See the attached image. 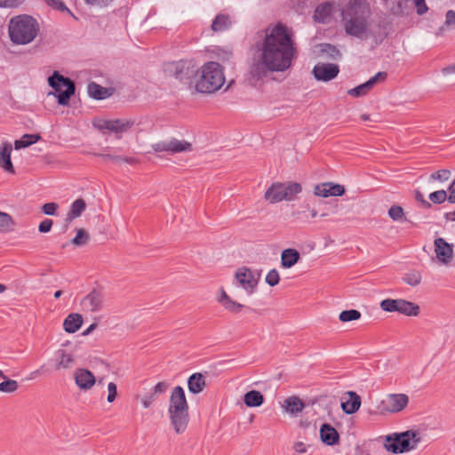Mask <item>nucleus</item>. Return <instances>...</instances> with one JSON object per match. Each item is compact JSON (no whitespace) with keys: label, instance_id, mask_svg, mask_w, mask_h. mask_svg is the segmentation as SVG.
<instances>
[{"label":"nucleus","instance_id":"18","mask_svg":"<svg viewBox=\"0 0 455 455\" xmlns=\"http://www.w3.org/2000/svg\"><path fill=\"white\" fill-rule=\"evenodd\" d=\"M74 379L78 387L85 391L91 389L96 382L93 373L84 368L76 369L74 372Z\"/></svg>","mask_w":455,"mask_h":455},{"label":"nucleus","instance_id":"12","mask_svg":"<svg viewBox=\"0 0 455 455\" xmlns=\"http://www.w3.org/2000/svg\"><path fill=\"white\" fill-rule=\"evenodd\" d=\"M151 148L156 153L166 152L169 155H174L191 151L192 144L184 140H180L176 138H172L168 140L154 143Z\"/></svg>","mask_w":455,"mask_h":455},{"label":"nucleus","instance_id":"20","mask_svg":"<svg viewBox=\"0 0 455 455\" xmlns=\"http://www.w3.org/2000/svg\"><path fill=\"white\" fill-rule=\"evenodd\" d=\"M320 438L324 444L333 446L339 443V434L331 424L324 423L320 427Z\"/></svg>","mask_w":455,"mask_h":455},{"label":"nucleus","instance_id":"23","mask_svg":"<svg viewBox=\"0 0 455 455\" xmlns=\"http://www.w3.org/2000/svg\"><path fill=\"white\" fill-rule=\"evenodd\" d=\"M348 399L341 403V408L347 414L355 413L361 406V397L354 391L347 392Z\"/></svg>","mask_w":455,"mask_h":455},{"label":"nucleus","instance_id":"5","mask_svg":"<svg viewBox=\"0 0 455 455\" xmlns=\"http://www.w3.org/2000/svg\"><path fill=\"white\" fill-rule=\"evenodd\" d=\"M225 82L221 66L218 62H208L202 67L196 90L201 93H212L218 91Z\"/></svg>","mask_w":455,"mask_h":455},{"label":"nucleus","instance_id":"44","mask_svg":"<svg viewBox=\"0 0 455 455\" xmlns=\"http://www.w3.org/2000/svg\"><path fill=\"white\" fill-rule=\"evenodd\" d=\"M19 387V384L16 380L5 379L0 383V392L3 393H13Z\"/></svg>","mask_w":455,"mask_h":455},{"label":"nucleus","instance_id":"6","mask_svg":"<svg viewBox=\"0 0 455 455\" xmlns=\"http://www.w3.org/2000/svg\"><path fill=\"white\" fill-rule=\"evenodd\" d=\"M420 441L421 437L418 431L407 430L387 435L384 447L393 453H403L416 449Z\"/></svg>","mask_w":455,"mask_h":455},{"label":"nucleus","instance_id":"46","mask_svg":"<svg viewBox=\"0 0 455 455\" xmlns=\"http://www.w3.org/2000/svg\"><path fill=\"white\" fill-rule=\"evenodd\" d=\"M169 383H167L166 381H161L156 384L150 392L154 396L157 398L162 394H164L167 391Z\"/></svg>","mask_w":455,"mask_h":455},{"label":"nucleus","instance_id":"53","mask_svg":"<svg viewBox=\"0 0 455 455\" xmlns=\"http://www.w3.org/2000/svg\"><path fill=\"white\" fill-rule=\"evenodd\" d=\"M416 7H417V12L419 15H422L426 13L428 10L425 0H413Z\"/></svg>","mask_w":455,"mask_h":455},{"label":"nucleus","instance_id":"62","mask_svg":"<svg viewBox=\"0 0 455 455\" xmlns=\"http://www.w3.org/2000/svg\"><path fill=\"white\" fill-rule=\"evenodd\" d=\"M121 162H124V163H127L129 164H135L139 161H138V159H136L134 157L123 156V159L121 160Z\"/></svg>","mask_w":455,"mask_h":455},{"label":"nucleus","instance_id":"26","mask_svg":"<svg viewBox=\"0 0 455 455\" xmlns=\"http://www.w3.org/2000/svg\"><path fill=\"white\" fill-rule=\"evenodd\" d=\"M283 407L288 413L297 415L303 411L305 404L298 396H290L284 400Z\"/></svg>","mask_w":455,"mask_h":455},{"label":"nucleus","instance_id":"51","mask_svg":"<svg viewBox=\"0 0 455 455\" xmlns=\"http://www.w3.org/2000/svg\"><path fill=\"white\" fill-rule=\"evenodd\" d=\"M53 221L50 219L44 220L38 226V231L40 233H47L52 229Z\"/></svg>","mask_w":455,"mask_h":455},{"label":"nucleus","instance_id":"24","mask_svg":"<svg viewBox=\"0 0 455 455\" xmlns=\"http://www.w3.org/2000/svg\"><path fill=\"white\" fill-rule=\"evenodd\" d=\"M205 377L200 373H193L188 379V387L190 393L199 394L205 387Z\"/></svg>","mask_w":455,"mask_h":455},{"label":"nucleus","instance_id":"28","mask_svg":"<svg viewBox=\"0 0 455 455\" xmlns=\"http://www.w3.org/2000/svg\"><path fill=\"white\" fill-rule=\"evenodd\" d=\"M219 302L226 310L234 314L239 313L244 307L243 305L233 300L224 290H221V295L219 299Z\"/></svg>","mask_w":455,"mask_h":455},{"label":"nucleus","instance_id":"34","mask_svg":"<svg viewBox=\"0 0 455 455\" xmlns=\"http://www.w3.org/2000/svg\"><path fill=\"white\" fill-rule=\"evenodd\" d=\"M41 139L39 134H25L20 140H15L14 147L16 149L28 148Z\"/></svg>","mask_w":455,"mask_h":455},{"label":"nucleus","instance_id":"33","mask_svg":"<svg viewBox=\"0 0 455 455\" xmlns=\"http://www.w3.org/2000/svg\"><path fill=\"white\" fill-rule=\"evenodd\" d=\"M88 94L95 100H104L109 96L108 89L95 82H91L88 84Z\"/></svg>","mask_w":455,"mask_h":455},{"label":"nucleus","instance_id":"48","mask_svg":"<svg viewBox=\"0 0 455 455\" xmlns=\"http://www.w3.org/2000/svg\"><path fill=\"white\" fill-rule=\"evenodd\" d=\"M414 197L417 202H419L422 208L430 209L432 204L429 201L426 200L424 195L419 190H415Z\"/></svg>","mask_w":455,"mask_h":455},{"label":"nucleus","instance_id":"4","mask_svg":"<svg viewBox=\"0 0 455 455\" xmlns=\"http://www.w3.org/2000/svg\"><path fill=\"white\" fill-rule=\"evenodd\" d=\"M39 29V23L32 16L27 14L18 15L10 20V39L16 44H27L36 38Z\"/></svg>","mask_w":455,"mask_h":455},{"label":"nucleus","instance_id":"57","mask_svg":"<svg viewBox=\"0 0 455 455\" xmlns=\"http://www.w3.org/2000/svg\"><path fill=\"white\" fill-rule=\"evenodd\" d=\"M447 191L450 192L448 202L455 204V179L449 185Z\"/></svg>","mask_w":455,"mask_h":455},{"label":"nucleus","instance_id":"54","mask_svg":"<svg viewBox=\"0 0 455 455\" xmlns=\"http://www.w3.org/2000/svg\"><path fill=\"white\" fill-rule=\"evenodd\" d=\"M157 398L152 395L151 392L144 395L141 399V403L144 408H148Z\"/></svg>","mask_w":455,"mask_h":455},{"label":"nucleus","instance_id":"8","mask_svg":"<svg viewBox=\"0 0 455 455\" xmlns=\"http://www.w3.org/2000/svg\"><path fill=\"white\" fill-rule=\"evenodd\" d=\"M163 70L167 76L187 82L198 73V67L193 60H180L165 62Z\"/></svg>","mask_w":455,"mask_h":455},{"label":"nucleus","instance_id":"1","mask_svg":"<svg viewBox=\"0 0 455 455\" xmlns=\"http://www.w3.org/2000/svg\"><path fill=\"white\" fill-rule=\"evenodd\" d=\"M259 58H254L250 73L256 80L262 79L268 72L288 69L296 54V48L285 26L278 24L267 31Z\"/></svg>","mask_w":455,"mask_h":455},{"label":"nucleus","instance_id":"14","mask_svg":"<svg viewBox=\"0 0 455 455\" xmlns=\"http://www.w3.org/2000/svg\"><path fill=\"white\" fill-rule=\"evenodd\" d=\"M339 73V68L337 64L333 63H322L319 62L315 65L313 74L316 80L328 82L335 77Z\"/></svg>","mask_w":455,"mask_h":455},{"label":"nucleus","instance_id":"61","mask_svg":"<svg viewBox=\"0 0 455 455\" xmlns=\"http://www.w3.org/2000/svg\"><path fill=\"white\" fill-rule=\"evenodd\" d=\"M443 217L447 221H455V210L453 212H445Z\"/></svg>","mask_w":455,"mask_h":455},{"label":"nucleus","instance_id":"2","mask_svg":"<svg viewBox=\"0 0 455 455\" xmlns=\"http://www.w3.org/2000/svg\"><path fill=\"white\" fill-rule=\"evenodd\" d=\"M370 17L368 4L363 0H354L342 12L346 33L360 39L366 38Z\"/></svg>","mask_w":455,"mask_h":455},{"label":"nucleus","instance_id":"41","mask_svg":"<svg viewBox=\"0 0 455 455\" xmlns=\"http://www.w3.org/2000/svg\"><path fill=\"white\" fill-rule=\"evenodd\" d=\"M89 238L88 233L84 228H79L76 236L71 240V243L76 246H83L88 243Z\"/></svg>","mask_w":455,"mask_h":455},{"label":"nucleus","instance_id":"30","mask_svg":"<svg viewBox=\"0 0 455 455\" xmlns=\"http://www.w3.org/2000/svg\"><path fill=\"white\" fill-rule=\"evenodd\" d=\"M86 209V204H85V201L82 198H78L76 200H75L71 206H70V210L67 215V222L68 224L74 219L76 218H78L82 215V213L85 211Z\"/></svg>","mask_w":455,"mask_h":455},{"label":"nucleus","instance_id":"22","mask_svg":"<svg viewBox=\"0 0 455 455\" xmlns=\"http://www.w3.org/2000/svg\"><path fill=\"white\" fill-rule=\"evenodd\" d=\"M12 151V144L4 142L0 146V166L9 173H14V167L11 160Z\"/></svg>","mask_w":455,"mask_h":455},{"label":"nucleus","instance_id":"17","mask_svg":"<svg viewBox=\"0 0 455 455\" xmlns=\"http://www.w3.org/2000/svg\"><path fill=\"white\" fill-rule=\"evenodd\" d=\"M387 77L386 72H378L375 76L371 77L365 83L347 91V93L352 97H362L366 95L373 86L379 81H384Z\"/></svg>","mask_w":455,"mask_h":455},{"label":"nucleus","instance_id":"7","mask_svg":"<svg viewBox=\"0 0 455 455\" xmlns=\"http://www.w3.org/2000/svg\"><path fill=\"white\" fill-rule=\"evenodd\" d=\"M48 83L54 90V92H50L48 95L56 97L60 105L67 106L71 96L75 94V83L70 78L60 75L58 71H54L52 75L49 76Z\"/></svg>","mask_w":455,"mask_h":455},{"label":"nucleus","instance_id":"56","mask_svg":"<svg viewBox=\"0 0 455 455\" xmlns=\"http://www.w3.org/2000/svg\"><path fill=\"white\" fill-rule=\"evenodd\" d=\"M445 25L455 27V12L453 10H449L446 12Z\"/></svg>","mask_w":455,"mask_h":455},{"label":"nucleus","instance_id":"37","mask_svg":"<svg viewBox=\"0 0 455 455\" xmlns=\"http://www.w3.org/2000/svg\"><path fill=\"white\" fill-rule=\"evenodd\" d=\"M321 52L327 54V56L331 60H339L341 58V52L339 50L330 44H321Z\"/></svg>","mask_w":455,"mask_h":455},{"label":"nucleus","instance_id":"32","mask_svg":"<svg viewBox=\"0 0 455 455\" xmlns=\"http://www.w3.org/2000/svg\"><path fill=\"white\" fill-rule=\"evenodd\" d=\"M76 363L75 357L64 350L58 351V360L56 363V370L69 369Z\"/></svg>","mask_w":455,"mask_h":455},{"label":"nucleus","instance_id":"16","mask_svg":"<svg viewBox=\"0 0 455 455\" xmlns=\"http://www.w3.org/2000/svg\"><path fill=\"white\" fill-rule=\"evenodd\" d=\"M104 299L101 290L93 289L83 299L81 304L86 311L98 312L103 308Z\"/></svg>","mask_w":455,"mask_h":455},{"label":"nucleus","instance_id":"52","mask_svg":"<svg viewBox=\"0 0 455 455\" xmlns=\"http://www.w3.org/2000/svg\"><path fill=\"white\" fill-rule=\"evenodd\" d=\"M84 2L89 5L108 7L114 2V0H84Z\"/></svg>","mask_w":455,"mask_h":455},{"label":"nucleus","instance_id":"60","mask_svg":"<svg viewBox=\"0 0 455 455\" xmlns=\"http://www.w3.org/2000/svg\"><path fill=\"white\" fill-rule=\"evenodd\" d=\"M44 370H45V365L44 364V365H42L39 369H37V370H36V371H32V372L30 373V376H29L28 379H35L36 377H37V376L41 375V374L44 371Z\"/></svg>","mask_w":455,"mask_h":455},{"label":"nucleus","instance_id":"35","mask_svg":"<svg viewBox=\"0 0 455 455\" xmlns=\"http://www.w3.org/2000/svg\"><path fill=\"white\" fill-rule=\"evenodd\" d=\"M302 190L301 185L298 182L284 183V193L287 194L285 200L291 201Z\"/></svg>","mask_w":455,"mask_h":455},{"label":"nucleus","instance_id":"47","mask_svg":"<svg viewBox=\"0 0 455 455\" xmlns=\"http://www.w3.org/2000/svg\"><path fill=\"white\" fill-rule=\"evenodd\" d=\"M404 212L403 209L399 205H393L388 210V216L393 220H399L403 218Z\"/></svg>","mask_w":455,"mask_h":455},{"label":"nucleus","instance_id":"38","mask_svg":"<svg viewBox=\"0 0 455 455\" xmlns=\"http://www.w3.org/2000/svg\"><path fill=\"white\" fill-rule=\"evenodd\" d=\"M330 15V7L327 4H320L316 7L314 14L315 20L321 23L326 22V18Z\"/></svg>","mask_w":455,"mask_h":455},{"label":"nucleus","instance_id":"10","mask_svg":"<svg viewBox=\"0 0 455 455\" xmlns=\"http://www.w3.org/2000/svg\"><path fill=\"white\" fill-rule=\"evenodd\" d=\"M409 403V396L405 394H389L385 399L381 400L377 406V411L373 413H398L402 411Z\"/></svg>","mask_w":455,"mask_h":455},{"label":"nucleus","instance_id":"50","mask_svg":"<svg viewBox=\"0 0 455 455\" xmlns=\"http://www.w3.org/2000/svg\"><path fill=\"white\" fill-rule=\"evenodd\" d=\"M108 398H107L108 402V403L114 402L116 397V395H117V387L114 382L108 383Z\"/></svg>","mask_w":455,"mask_h":455},{"label":"nucleus","instance_id":"19","mask_svg":"<svg viewBox=\"0 0 455 455\" xmlns=\"http://www.w3.org/2000/svg\"><path fill=\"white\" fill-rule=\"evenodd\" d=\"M345 191L342 185L331 182L316 185L314 189L315 195L322 197L340 196L345 194Z\"/></svg>","mask_w":455,"mask_h":455},{"label":"nucleus","instance_id":"9","mask_svg":"<svg viewBox=\"0 0 455 455\" xmlns=\"http://www.w3.org/2000/svg\"><path fill=\"white\" fill-rule=\"evenodd\" d=\"M379 306L383 311L398 312L407 316H417L420 312L419 305L403 299H386L380 302Z\"/></svg>","mask_w":455,"mask_h":455},{"label":"nucleus","instance_id":"49","mask_svg":"<svg viewBox=\"0 0 455 455\" xmlns=\"http://www.w3.org/2000/svg\"><path fill=\"white\" fill-rule=\"evenodd\" d=\"M58 207L56 203H46L43 205L42 212L46 215L53 216L56 214Z\"/></svg>","mask_w":455,"mask_h":455},{"label":"nucleus","instance_id":"45","mask_svg":"<svg viewBox=\"0 0 455 455\" xmlns=\"http://www.w3.org/2000/svg\"><path fill=\"white\" fill-rule=\"evenodd\" d=\"M279 281L280 275L278 271L275 268L269 270L266 275V283L269 286L274 287L279 283Z\"/></svg>","mask_w":455,"mask_h":455},{"label":"nucleus","instance_id":"43","mask_svg":"<svg viewBox=\"0 0 455 455\" xmlns=\"http://www.w3.org/2000/svg\"><path fill=\"white\" fill-rule=\"evenodd\" d=\"M451 172L448 169H442L433 172L429 176V181L438 180L440 182H445L451 179Z\"/></svg>","mask_w":455,"mask_h":455},{"label":"nucleus","instance_id":"36","mask_svg":"<svg viewBox=\"0 0 455 455\" xmlns=\"http://www.w3.org/2000/svg\"><path fill=\"white\" fill-rule=\"evenodd\" d=\"M14 221L11 215L6 212H0V232L6 233L12 231Z\"/></svg>","mask_w":455,"mask_h":455},{"label":"nucleus","instance_id":"29","mask_svg":"<svg viewBox=\"0 0 455 455\" xmlns=\"http://www.w3.org/2000/svg\"><path fill=\"white\" fill-rule=\"evenodd\" d=\"M83 323V317L79 314H70L64 320V330L68 333H74L80 329Z\"/></svg>","mask_w":455,"mask_h":455},{"label":"nucleus","instance_id":"40","mask_svg":"<svg viewBox=\"0 0 455 455\" xmlns=\"http://www.w3.org/2000/svg\"><path fill=\"white\" fill-rule=\"evenodd\" d=\"M428 197H429L431 204H441L444 203L446 200L448 201L449 196L447 195L446 190L441 189V190H436L435 192L430 193Z\"/></svg>","mask_w":455,"mask_h":455},{"label":"nucleus","instance_id":"55","mask_svg":"<svg viewBox=\"0 0 455 455\" xmlns=\"http://www.w3.org/2000/svg\"><path fill=\"white\" fill-rule=\"evenodd\" d=\"M24 0H0V7H17L20 5Z\"/></svg>","mask_w":455,"mask_h":455},{"label":"nucleus","instance_id":"59","mask_svg":"<svg viewBox=\"0 0 455 455\" xmlns=\"http://www.w3.org/2000/svg\"><path fill=\"white\" fill-rule=\"evenodd\" d=\"M294 450L298 452V453H305L307 451V448H306V445L304 443L302 442H297L295 443L294 444Z\"/></svg>","mask_w":455,"mask_h":455},{"label":"nucleus","instance_id":"3","mask_svg":"<svg viewBox=\"0 0 455 455\" xmlns=\"http://www.w3.org/2000/svg\"><path fill=\"white\" fill-rule=\"evenodd\" d=\"M188 403L185 391L180 386L175 387L171 394L168 414L176 434L184 433L189 422Z\"/></svg>","mask_w":455,"mask_h":455},{"label":"nucleus","instance_id":"63","mask_svg":"<svg viewBox=\"0 0 455 455\" xmlns=\"http://www.w3.org/2000/svg\"><path fill=\"white\" fill-rule=\"evenodd\" d=\"M97 328V323H92L86 330H84L82 333L84 336L89 335L92 331Z\"/></svg>","mask_w":455,"mask_h":455},{"label":"nucleus","instance_id":"21","mask_svg":"<svg viewBox=\"0 0 455 455\" xmlns=\"http://www.w3.org/2000/svg\"><path fill=\"white\" fill-rule=\"evenodd\" d=\"M284 183L276 182L271 185L265 193V199L270 204L279 203L285 200Z\"/></svg>","mask_w":455,"mask_h":455},{"label":"nucleus","instance_id":"27","mask_svg":"<svg viewBox=\"0 0 455 455\" xmlns=\"http://www.w3.org/2000/svg\"><path fill=\"white\" fill-rule=\"evenodd\" d=\"M232 25V19L228 14L219 13L212 20V29L214 32H222L228 29Z\"/></svg>","mask_w":455,"mask_h":455},{"label":"nucleus","instance_id":"64","mask_svg":"<svg viewBox=\"0 0 455 455\" xmlns=\"http://www.w3.org/2000/svg\"><path fill=\"white\" fill-rule=\"evenodd\" d=\"M444 75L455 73V64L448 66L443 69Z\"/></svg>","mask_w":455,"mask_h":455},{"label":"nucleus","instance_id":"42","mask_svg":"<svg viewBox=\"0 0 455 455\" xmlns=\"http://www.w3.org/2000/svg\"><path fill=\"white\" fill-rule=\"evenodd\" d=\"M402 279L405 283L411 286H417L421 282V275L418 271H411L406 273Z\"/></svg>","mask_w":455,"mask_h":455},{"label":"nucleus","instance_id":"11","mask_svg":"<svg viewBox=\"0 0 455 455\" xmlns=\"http://www.w3.org/2000/svg\"><path fill=\"white\" fill-rule=\"evenodd\" d=\"M93 124L100 131L108 130L113 133L117 134V138H121V134L131 131L137 124V123L134 119L132 118H120L111 120L100 119L94 122Z\"/></svg>","mask_w":455,"mask_h":455},{"label":"nucleus","instance_id":"25","mask_svg":"<svg viewBox=\"0 0 455 455\" xmlns=\"http://www.w3.org/2000/svg\"><path fill=\"white\" fill-rule=\"evenodd\" d=\"M300 254L296 249H285L281 253V265L284 268H290L299 262Z\"/></svg>","mask_w":455,"mask_h":455},{"label":"nucleus","instance_id":"31","mask_svg":"<svg viewBox=\"0 0 455 455\" xmlns=\"http://www.w3.org/2000/svg\"><path fill=\"white\" fill-rule=\"evenodd\" d=\"M243 403L247 407H259L264 403L263 395L257 390H251L244 394Z\"/></svg>","mask_w":455,"mask_h":455},{"label":"nucleus","instance_id":"39","mask_svg":"<svg viewBox=\"0 0 455 455\" xmlns=\"http://www.w3.org/2000/svg\"><path fill=\"white\" fill-rule=\"evenodd\" d=\"M361 313L356 309H349L342 311L339 315V321L346 323L350 321H355L361 318Z\"/></svg>","mask_w":455,"mask_h":455},{"label":"nucleus","instance_id":"13","mask_svg":"<svg viewBox=\"0 0 455 455\" xmlns=\"http://www.w3.org/2000/svg\"><path fill=\"white\" fill-rule=\"evenodd\" d=\"M236 283L243 287L248 294H252L258 285L259 274L243 267L237 269L235 275Z\"/></svg>","mask_w":455,"mask_h":455},{"label":"nucleus","instance_id":"58","mask_svg":"<svg viewBox=\"0 0 455 455\" xmlns=\"http://www.w3.org/2000/svg\"><path fill=\"white\" fill-rule=\"evenodd\" d=\"M100 157H102L106 161H111L114 163H121V160L123 159V156H116V155H110V154H100Z\"/></svg>","mask_w":455,"mask_h":455},{"label":"nucleus","instance_id":"15","mask_svg":"<svg viewBox=\"0 0 455 455\" xmlns=\"http://www.w3.org/2000/svg\"><path fill=\"white\" fill-rule=\"evenodd\" d=\"M434 246L435 253L438 260L444 265L449 264L453 258L454 245L446 242L444 238L438 237L435 239Z\"/></svg>","mask_w":455,"mask_h":455}]
</instances>
